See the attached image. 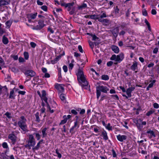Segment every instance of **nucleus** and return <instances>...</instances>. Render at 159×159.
I'll use <instances>...</instances> for the list:
<instances>
[{
    "instance_id": "obj_21",
    "label": "nucleus",
    "mask_w": 159,
    "mask_h": 159,
    "mask_svg": "<svg viewBox=\"0 0 159 159\" xmlns=\"http://www.w3.org/2000/svg\"><path fill=\"white\" fill-rule=\"evenodd\" d=\"M35 116L36 118L35 121L38 122H39L40 120L39 116V113L38 112H36L35 114Z\"/></svg>"
},
{
    "instance_id": "obj_18",
    "label": "nucleus",
    "mask_w": 159,
    "mask_h": 159,
    "mask_svg": "<svg viewBox=\"0 0 159 159\" xmlns=\"http://www.w3.org/2000/svg\"><path fill=\"white\" fill-rule=\"evenodd\" d=\"M2 41L3 43L5 44H7L8 43V40L7 38L5 37V35L3 36Z\"/></svg>"
},
{
    "instance_id": "obj_63",
    "label": "nucleus",
    "mask_w": 159,
    "mask_h": 159,
    "mask_svg": "<svg viewBox=\"0 0 159 159\" xmlns=\"http://www.w3.org/2000/svg\"><path fill=\"white\" fill-rule=\"evenodd\" d=\"M158 51V48H156L153 49V52L154 53L156 54L157 53Z\"/></svg>"
},
{
    "instance_id": "obj_36",
    "label": "nucleus",
    "mask_w": 159,
    "mask_h": 159,
    "mask_svg": "<svg viewBox=\"0 0 159 159\" xmlns=\"http://www.w3.org/2000/svg\"><path fill=\"white\" fill-rule=\"evenodd\" d=\"M106 127L109 130H112V126H111V124L110 123H108L107 125L106 126Z\"/></svg>"
},
{
    "instance_id": "obj_29",
    "label": "nucleus",
    "mask_w": 159,
    "mask_h": 159,
    "mask_svg": "<svg viewBox=\"0 0 159 159\" xmlns=\"http://www.w3.org/2000/svg\"><path fill=\"white\" fill-rule=\"evenodd\" d=\"M87 5L85 3H84L78 7V9L79 10H82L83 8L87 7Z\"/></svg>"
},
{
    "instance_id": "obj_52",
    "label": "nucleus",
    "mask_w": 159,
    "mask_h": 159,
    "mask_svg": "<svg viewBox=\"0 0 159 159\" xmlns=\"http://www.w3.org/2000/svg\"><path fill=\"white\" fill-rule=\"evenodd\" d=\"M5 33V31L2 28L0 29V36H2V34Z\"/></svg>"
},
{
    "instance_id": "obj_35",
    "label": "nucleus",
    "mask_w": 159,
    "mask_h": 159,
    "mask_svg": "<svg viewBox=\"0 0 159 159\" xmlns=\"http://www.w3.org/2000/svg\"><path fill=\"white\" fill-rule=\"evenodd\" d=\"M56 152L57 155V157L59 158H61V154L59 152V150L58 149H57L56 150Z\"/></svg>"
},
{
    "instance_id": "obj_15",
    "label": "nucleus",
    "mask_w": 159,
    "mask_h": 159,
    "mask_svg": "<svg viewBox=\"0 0 159 159\" xmlns=\"http://www.w3.org/2000/svg\"><path fill=\"white\" fill-rule=\"evenodd\" d=\"M76 117L77 118L76 121L75 122L74 125L70 129V133H74L73 131L77 125L78 122V118L77 116H76Z\"/></svg>"
},
{
    "instance_id": "obj_13",
    "label": "nucleus",
    "mask_w": 159,
    "mask_h": 159,
    "mask_svg": "<svg viewBox=\"0 0 159 159\" xmlns=\"http://www.w3.org/2000/svg\"><path fill=\"white\" fill-rule=\"evenodd\" d=\"M55 88L59 90L61 92H63L64 91V88L62 84H59L56 85Z\"/></svg>"
},
{
    "instance_id": "obj_22",
    "label": "nucleus",
    "mask_w": 159,
    "mask_h": 159,
    "mask_svg": "<svg viewBox=\"0 0 159 159\" xmlns=\"http://www.w3.org/2000/svg\"><path fill=\"white\" fill-rule=\"evenodd\" d=\"M63 118L64 119L61 121L59 125H60L64 124L66 122L67 119L66 116V115L64 116H63Z\"/></svg>"
},
{
    "instance_id": "obj_14",
    "label": "nucleus",
    "mask_w": 159,
    "mask_h": 159,
    "mask_svg": "<svg viewBox=\"0 0 159 159\" xmlns=\"http://www.w3.org/2000/svg\"><path fill=\"white\" fill-rule=\"evenodd\" d=\"M111 48L115 53H118L119 52V49L117 46L114 45H112L111 47Z\"/></svg>"
},
{
    "instance_id": "obj_53",
    "label": "nucleus",
    "mask_w": 159,
    "mask_h": 159,
    "mask_svg": "<svg viewBox=\"0 0 159 159\" xmlns=\"http://www.w3.org/2000/svg\"><path fill=\"white\" fill-rule=\"evenodd\" d=\"M103 19V18H101V17L100 16H98V18L97 20H98V21L102 22Z\"/></svg>"
},
{
    "instance_id": "obj_39",
    "label": "nucleus",
    "mask_w": 159,
    "mask_h": 159,
    "mask_svg": "<svg viewBox=\"0 0 159 159\" xmlns=\"http://www.w3.org/2000/svg\"><path fill=\"white\" fill-rule=\"evenodd\" d=\"M60 98L61 100L63 101L65 99V94H61L60 95Z\"/></svg>"
},
{
    "instance_id": "obj_43",
    "label": "nucleus",
    "mask_w": 159,
    "mask_h": 159,
    "mask_svg": "<svg viewBox=\"0 0 159 159\" xmlns=\"http://www.w3.org/2000/svg\"><path fill=\"white\" fill-rule=\"evenodd\" d=\"M89 44L90 48L93 49L94 47V43L92 41H89Z\"/></svg>"
},
{
    "instance_id": "obj_32",
    "label": "nucleus",
    "mask_w": 159,
    "mask_h": 159,
    "mask_svg": "<svg viewBox=\"0 0 159 159\" xmlns=\"http://www.w3.org/2000/svg\"><path fill=\"white\" fill-rule=\"evenodd\" d=\"M131 92H132L129 90V88L127 89L126 91V93L129 97H131Z\"/></svg>"
},
{
    "instance_id": "obj_54",
    "label": "nucleus",
    "mask_w": 159,
    "mask_h": 159,
    "mask_svg": "<svg viewBox=\"0 0 159 159\" xmlns=\"http://www.w3.org/2000/svg\"><path fill=\"white\" fill-rule=\"evenodd\" d=\"M109 20L107 19H103V21L102 23H106L107 24H109Z\"/></svg>"
},
{
    "instance_id": "obj_11",
    "label": "nucleus",
    "mask_w": 159,
    "mask_h": 159,
    "mask_svg": "<svg viewBox=\"0 0 159 159\" xmlns=\"http://www.w3.org/2000/svg\"><path fill=\"white\" fill-rule=\"evenodd\" d=\"M118 140L120 142H123L124 140H125L127 139V136L125 135H121L120 134L117 136Z\"/></svg>"
},
{
    "instance_id": "obj_46",
    "label": "nucleus",
    "mask_w": 159,
    "mask_h": 159,
    "mask_svg": "<svg viewBox=\"0 0 159 159\" xmlns=\"http://www.w3.org/2000/svg\"><path fill=\"white\" fill-rule=\"evenodd\" d=\"M142 14L143 16H147L148 15L147 11L145 9H144L142 11Z\"/></svg>"
},
{
    "instance_id": "obj_50",
    "label": "nucleus",
    "mask_w": 159,
    "mask_h": 159,
    "mask_svg": "<svg viewBox=\"0 0 159 159\" xmlns=\"http://www.w3.org/2000/svg\"><path fill=\"white\" fill-rule=\"evenodd\" d=\"M30 45L31 47L33 48H34L36 45V44L33 42H31L30 43Z\"/></svg>"
},
{
    "instance_id": "obj_64",
    "label": "nucleus",
    "mask_w": 159,
    "mask_h": 159,
    "mask_svg": "<svg viewBox=\"0 0 159 159\" xmlns=\"http://www.w3.org/2000/svg\"><path fill=\"white\" fill-rule=\"evenodd\" d=\"M71 112L75 115H76L77 114V112L74 109L71 110Z\"/></svg>"
},
{
    "instance_id": "obj_26",
    "label": "nucleus",
    "mask_w": 159,
    "mask_h": 159,
    "mask_svg": "<svg viewBox=\"0 0 159 159\" xmlns=\"http://www.w3.org/2000/svg\"><path fill=\"white\" fill-rule=\"evenodd\" d=\"M144 21H145V23L146 24V25L148 26V30L150 31H151V30L150 24L148 22V21L147 20V19H145Z\"/></svg>"
},
{
    "instance_id": "obj_9",
    "label": "nucleus",
    "mask_w": 159,
    "mask_h": 159,
    "mask_svg": "<svg viewBox=\"0 0 159 159\" xmlns=\"http://www.w3.org/2000/svg\"><path fill=\"white\" fill-rule=\"evenodd\" d=\"M42 97L41 98V99L43 100L46 103H48V98L46 97V91L44 90H43L42 92Z\"/></svg>"
},
{
    "instance_id": "obj_48",
    "label": "nucleus",
    "mask_w": 159,
    "mask_h": 159,
    "mask_svg": "<svg viewBox=\"0 0 159 159\" xmlns=\"http://www.w3.org/2000/svg\"><path fill=\"white\" fill-rule=\"evenodd\" d=\"M142 120L141 119H139L138 120H136L134 122L135 123L136 125H137V124H139V123H140L142 121Z\"/></svg>"
},
{
    "instance_id": "obj_56",
    "label": "nucleus",
    "mask_w": 159,
    "mask_h": 159,
    "mask_svg": "<svg viewBox=\"0 0 159 159\" xmlns=\"http://www.w3.org/2000/svg\"><path fill=\"white\" fill-rule=\"evenodd\" d=\"M74 66V64L72 63H70L69 65V68L70 69L72 70Z\"/></svg>"
},
{
    "instance_id": "obj_23",
    "label": "nucleus",
    "mask_w": 159,
    "mask_h": 159,
    "mask_svg": "<svg viewBox=\"0 0 159 159\" xmlns=\"http://www.w3.org/2000/svg\"><path fill=\"white\" fill-rule=\"evenodd\" d=\"M101 91L98 89L97 87H96L97 98L98 99L101 95Z\"/></svg>"
},
{
    "instance_id": "obj_40",
    "label": "nucleus",
    "mask_w": 159,
    "mask_h": 159,
    "mask_svg": "<svg viewBox=\"0 0 159 159\" xmlns=\"http://www.w3.org/2000/svg\"><path fill=\"white\" fill-rule=\"evenodd\" d=\"M41 8L45 11H47L48 7L45 5L41 7Z\"/></svg>"
},
{
    "instance_id": "obj_61",
    "label": "nucleus",
    "mask_w": 159,
    "mask_h": 159,
    "mask_svg": "<svg viewBox=\"0 0 159 159\" xmlns=\"http://www.w3.org/2000/svg\"><path fill=\"white\" fill-rule=\"evenodd\" d=\"M151 13L153 15H156L157 13L156 10L154 9H152L151 11Z\"/></svg>"
},
{
    "instance_id": "obj_10",
    "label": "nucleus",
    "mask_w": 159,
    "mask_h": 159,
    "mask_svg": "<svg viewBox=\"0 0 159 159\" xmlns=\"http://www.w3.org/2000/svg\"><path fill=\"white\" fill-rule=\"evenodd\" d=\"M124 58V54L123 53H121L116 56V61L120 62L123 60Z\"/></svg>"
},
{
    "instance_id": "obj_7",
    "label": "nucleus",
    "mask_w": 159,
    "mask_h": 159,
    "mask_svg": "<svg viewBox=\"0 0 159 159\" xmlns=\"http://www.w3.org/2000/svg\"><path fill=\"white\" fill-rule=\"evenodd\" d=\"M119 27H117L115 28L114 29H113L112 30H110V31H111L112 33L113 36L115 38L117 36L118 33H119Z\"/></svg>"
},
{
    "instance_id": "obj_8",
    "label": "nucleus",
    "mask_w": 159,
    "mask_h": 159,
    "mask_svg": "<svg viewBox=\"0 0 159 159\" xmlns=\"http://www.w3.org/2000/svg\"><path fill=\"white\" fill-rule=\"evenodd\" d=\"M98 89L100 90L102 92L105 93H107V91L109 90L108 89L106 86L99 85L97 86Z\"/></svg>"
},
{
    "instance_id": "obj_1",
    "label": "nucleus",
    "mask_w": 159,
    "mask_h": 159,
    "mask_svg": "<svg viewBox=\"0 0 159 159\" xmlns=\"http://www.w3.org/2000/svg\"><path fill=\"white\" fill-rule=\"evenodd\" d=\"M78 65L79 66L78 73H77L78 80L82 86H87L88 84V83L86 80L82 70V68H81L78 64Z\"/></svg>"
},
{
    "instance_id": "obj_12",
    "label": "nucleus",
    "mask_w": 159,
    "mask_h": 159,
    "mask_svg": "<svg viewBox=\"0 0 159 159\" xmlns=\"http://www.w3.org/2000/svg\"><path fill=\"white\" fill-rule=\"evenodd\" d=\"M130 69L133 71H135L138 69V62L134 61L133 62V65L131 66Z\"/></svg>"
},
{
    "instance_id": "obj_20",
    "label": "nucleus",
    "mask_w": 159,
    "mask_h": 159,
    "mask_svg": "<svg viewBox=\"0 0 159 159\" xmlns=\"http://www.w3.org/2000/svg\"><path fill=\"white\" fill-rule=\"evenodd\" d=\"M47 129V128H43L42 130V133L43 138L47 136V134L46 133V131Z\"/></svg>"
},
{
    "instance_id": "obj_24",
    "label": "nucleus",
    "mask_w": 159,
    "mask_h": 159,
    "mask_svg": "<svg viewBox=\"0 0 159 159\" xmlns=\"http://www.w3.org/2000/svg\"><path fill=\"white\" fill-rule=\"evenodd\" d=\"M37 13H36L34 14H31L29 15V18L31 19H34L37 16Z\"/></svg>"
},
{
    "instance_id": "obj_2",
    "label": "nucleus",
    "mask_w": 159,
    "mask_h": 159,
    "mask_svg": "<svg viewBox=\"0 0 159 159\" xmlns=\"http://www.w3.org/2000/svg\"><path fill=\"white\" fill-rule=\"evenodd\" d=\"M27 144L25 145V148H28L30 149L31 147H34L35 144V140L32 134H30L29 136V139L28 141H27Z\"/></svg>"
},
{
    "instance_id": "obj_58",
    "label": "nucleus",
    "mask_w": 159,
    "mask_h": 159,
    "mask_svg": "<svg viewBox=\"0 0 159 159\" xmlns=\"http://www.w3.org/2000/svg\"><path fill=\"white\" fill-rule=\"evenodd\" d=\"M39 80V76H36L34 77L33 78V80H34L35 82H37Z\"/></svg>"
},
{
    "instance_id": "obj_19",
    "label": "nucleus",
    "mask_w": 159,
    "mask_h": 159,
    "mask_svg": "<svg viewBox=\"0 0 159 159\" xmlns=\"http://www.w3.org/2000/svg\"><path fill=\"white\" fill-rule=\"evenodd\" d=\"M9 98L13 99L15 98L14 91L12 90L11 91L9 97Z\"/></svg>"
},
{
    "instance_id": "obj_30",
    "label": "nucleus",
    "mask_w": 159,
    "mask_h": 159,
    "mask_svg": "<svg viewBox=\"0 0 159 159\" xmlns=\"http://www.w3.org/2000/svg\"><path fill=\"white\" fill-rule=\"evenodd\" d=\"M24 57L25 60H28L29 58V55L28 52H25L24 53Z\"/></svg>"
},
{
    "instance_id": "obj_51",
    "label": "nucleus",
    "mask_w": 159,
    "mask_h": 159,
    "mask_svg": "<svg viewBox=\"0 0 159 159\" xmlns=\"http://www.w3.org/2000/svg\"><path fill=\"white\" fill-rule=\"evenodd\" d=\"M153 83H150L149 84L147 88V90H149V88H152L153 86Z\"/></svg>"
},
{
    "instance_id": "obj_33",
    "label": "nucleus",
    "mask_w": 159,
    "mask_h": 159,
    "mask_svg": "<svg viewBox=\"0 0 159 159\" xmlns=\"http://www.w3.org/2000/svg\"><path fill=\"white\" fill-rule=\"evenodd\" d=\"M12 23V21H11L10 20H8L6 22V25L8 27V28H9L10 26H11V24Z\"/></svg>"
},
{
    "instance_id": "obj_47",
    "label": "nucleus",
    "mask_w": 159,
    "mask_h": 159,
    "mask_svg": "<svg viewBox=\"0 0 159 159\" xmlns=\"http://www.w3.org/2000/svg\"><path fill=\"white\" fill-rule=\"evenodd\" d=\"M154 112V111L150 110L148 111L146 115L148 116H149L151 114H152Z\"/></svg>"
},
{
    "instance_id": "obj_49",
    "label": "nucleus",
    "mask_w": 159,
    "mask_h": 159,
    "mask_svg": "<svg viewBox=\"0 0 159 159\" xmlns=\"http://www.w3.org/2000/svg\"><path fill=\"white\" fill-rule=\"evenodd\" d=\"M19 62H23L25 61V60L23 57H20L19 58Z\"/></svg>"
},
{
    "instance_id": "obj_28",
    "label": "nucleus",
    "mask_w": 159,
    "mask_h": 159,
    "mask_svg": "<svg viewBox=\"0 0 159 159\" xmlns=\"http://www.w3.org/2000/svg\"><path fill=\"white\" fill-rule=\"evenodd\" d=\"M102 79L103 80H106L109 79V77L107 75H103L101 77Z\"/></svg>"
},
{
    "instance_id": "obj_57",
    "label": "nucleus",
    "mask_w": 159,
    "mask_h": 159,
    "mask_svg": "<svg viewBox=\"0 0 159 159\" xmlns=\"http://www.w3.org/2000/svg\"><path fill=\"white\" fill-rule=\"evenodd\" d=\"M78 49L80 52L82 53L83 52V50L82 47L81 45H79L78 47Z\"/></svg>"
},
{
    "instance_id": "obj_31",
    "label": "nucleus",
    "mask_w": 159,
    "mask_h": 159,
    "mask_svg": "<svg viewBox=\"0 0 159 159\" xmlns=\"http://www.w3.org/2000/svg\"><path fill=\"white\" fill-rule=\"evenodd\" d=\"M92 40L93 41H100V39L98 37H97L95 34H94L93 35L92 37Z\"/></svg>"
},
{
    "instance_id": "obj_27",
    "label": "nucleus",
    "mask_w": 159,
    "mask_h": 159,
    "mask_svg": "<svg viewBox=\"0 0 159 159\" xmlns=\"http://www.w3.org/2000/svg\"><path fill=\"white\" fill-rule=\"evenodd\" d=\"M100 15H92L89 16V18L93 19H97L98 16H99Z\"/></svg>"
},
{
    "instance_id": "obj_62",
    "label": "nucleus",
    "mask_w": 159,
    "mask_h": 159,
    "mask_svg": "<svg viewBox=\"0 0 159 159\" xmlns=\"http://www.w3.org/2000/svg\"><path fill=\"white\" fill-rule=\"evenodd\" d=\"M63 69L65 72H66L67 71V67L66 66H64L63 67Z\"/></svg>"
},
{
    "instance_id": "obj_45",
    "label": "nucleus",
    "mask_w": 159,
    "mask_h": 159,
    "mask_svg": "<svg viewBox=\"0 0 159 159\" xmlns=\"http://www.w3.org/2000/svg\"><path fill=\"white\" fill-rule=\"evenodd\" d=\"M113 63V61H110L107 63V65L108 66H111L112 65Z\"/></svg>"
},
{
    "instance_id": "obj_42",
    "label": "nucleus",
    "mask_w": 159,
    "mask_h": 159,
    "mask_svg": "<svg viewBox=\"0 0 159 159\" xmlns=\"http://www.w3.org/2000/svg\"><path fill=\"white\" fill-rule=\"evenodd\" d=\"M75 12V7H73L71 10L69 12V13L70 15H72Z\"/></svg>"
},
{
    "instance_id": "obj_25",
    "label": "nucleus",
    "mask_w": 159,
    "mask_h": 159,
    "mask_svg": "<svg viewBox=\"0 0 159 159\" xmlns=\"http://www.w3.org/2000/svg\"><path fill=\"white\" fill-rule=\"evenodd\" d=\"M147 133L148 134H151V135L150 136V138H151L152 137V136H153L154 137H155L156 135L155 134H154V132L152 130H149L147 132Z\"/></svg>"
},
{
    "instance_id": "obj_5",
    "label": "nucleus",
    "mask_w": 159,
    "mask_h": 159,
    "mask_svg": "<svg viewBox=\"0 0 159 159\" xmlns=\"http://www.w3.org/2000/svg\"><path fill=\"white\" fill-rule=\"evenodd\" d=\"M38 25L33 28V29L34 30H39L42 29L45 25L44 24V21L40 20L38 22Z\"/></svg>"
},
{
    "instance_id": "obj_16",
    "label": "nucleus",
    "mask_w": 159,
    "mask_h": 159,
    "mask_svg": "<svg viewBox=\"0 0 159 159\" xmlns=\"http://www.w3.org/2000/svg\"><path fill=\"white\" fill-rule=\"evenodd\" d=\"M10 2H8L6 0H0V6L2 7L4 6L8 5Z\"/></svg>"
},
{
    "instance_id": "obj_55",
    "label": "nucleus",
    "mask_w": 159,
    "mask_h": 159,
    "mask_svg": "<svg viewBox=\"0 0 159 159\" xmlns=\"http://www.w3.org/2000/svg\"><path fill=\"white\" fill-rule=\"evenodd\" d=\"M119 9L118 8V6H116V8L115 10V12L116 14H117L119 13Z\"/></svg>"
},
{
    "instance_id": "obj_38",
    "label": "nucleus",
    "mask_w": 159,
    "mask_h": 159,
    "mask_svg": "<svg viewBox=\"0 0 159 159\" xmlns=\"http://www.w3.org/2000/svg\"><path fill=\"white\" fill-rule=\"evenodd\" d=\"M74 4V2L67 3L66 6V8L67 7H71Z\"/></svg>"
},
{
    "instance_id": "obj_3",
    "label": "nucleus",
    "mask_w": 159,
    "mask_h": 159,
    "mask_svg": "<svg viewBox=\"0 0 159 159\" xmlns=\"http://www.w3.org/2000/svg\"><path fill=\"white\" fill-rule=\"evenodd\" d=\"M21 71L27 76H29L30 77H34L36 74L35 72L32 70H26L25 69H22Z\"/></svg>"
},
{
    "instance_id": "obj_6",
    "label": "nucleus",
    "mask_w": 159,
    "mask_h": 159,
    "mask_svg": "<svg viewBox=\"0 0 159 159\" xmlns=\"http://www.w3.org/2000/svg\"><path fill=\"white\" fill-rule=\"evenodd\" d=\"M14 131H12L11 133L9 134L8 138L11 140V142L12 144H15L16 141L17 137L14 134Z\"/></svg>"
},
{
    "instance_id": "obj_17",
    "label": "nucleus",
    "mask_w": 159,
    "mask_h": 159,
    "mask_svg": "<svg viewBox=\"0 0 159 159\" xmlns=\"http://www.w3.org/2000/svg\"><path fill=\"white\" fill-rule=\"evenodd\" d=\"M103 137V139L105 140H107L108 139V138L107 136V133L105 131H104L102 133V134L101 135Z\"/></svg>"
},
{
    "instance_id": "obj_4",
    "label": "nucleus",
    "mask_w": 159,
    "mask_h": 159,
    "mask_svg": "<svg viewBox=\"0 0 159 159\" xmlns=\"http://www.w3.org/2000/svg\"><path fill=\"white\" fill-rule=\"evenodd\" d=\"M26 120L25 121L20 120L18 122V125L21 129L24 131H25L27 128V126L26 124Z\"/></svg>"
},
{
    "instance_id": "obj_60",
    "label": "nucleus",
    "mask_w": 159,
    "mask_h": 159,
    "mask_svg": "<svg viewBox=\"0 0 159 159\" xmlns=\"http://www.w3.org/2000/svg\"><path fill=\"white\" fill-rule=\"evenodd\" d=\"M36 137L38 140H39L40 138V135L38 133L35 134Z\"/></svg>"
},
{
    "instance_id": "obj_41",
    "label": "nucleus",
    "mask_w": 159,
    "mask_h": 159,
    "mask_svg": "<svg viewBox=\"0 0 159 159\" xmlns=\"http://www.w3.org/2000/svg\"><path fill=\"white\" fill-rule=\"evenodd\" d=\"M2 146L4 148H8L7 144L6 142H4L2 143Z\"/></svg>"
},
{
    "instance_id": "obj_44",
    "label": "nucleus",
    "mask_w": 159,
    "mask_h": 159,
    "mask_svg": "<svg viewBox=\"0 0 159 159\" xmlns=\"http://www.w3.org/2000/svg\"><path fill=\"white\" fill-rule=\"evenodd\" d=\"M116 56L115 54L113 55L110 58V59L111 60H115V61H116Z\"/></svg>"
},
{
    "instance_id": "obj_37",
    "label": "nucleus",
    "mask_w": 159,
    "mask_h": 159,
    "mask_svg": "<svg viewBox=\"0 0 159 159\" xmlns=\"http://www.w3.org/2000/svg\"><path fill=\"white\" fill-rule=\"evenodd\" d=\"M136 126L139 130H141L143 128V126L140 124V123H139V124H137Z\"/></svg>"
},
{
    "instance_id": "obj_59",
    "label": "nucleus",
    "mask_w": 159,
    "mask_h": 159,
    "mask_svg": "<svg viewBox=\"0 0 159 159\" xmlns=\"http://www.w3.org/2000/svg\"><path fill=\"white\" fill-rule=\"evenodd\" d=\"M153 107L155 108H158L159 107V106L157 103H155L153 104Z\"/></svg>"
},
{
    "instance_id": "obj_34",
    "label": "nucleus",
    "mask_w": 159,
    "mask_h": 159,
    "mask_svg": "<svg viewBox=\"0 0 159 159\" xmlns=\"http://www.w3.org/2000/svg\"><path fill=\"white\" fill-rule=\"evenodd\" d=\"M40 143L39 142L38 143L37 145L34 147V148H33L32 149L33 150H38L39 148L40 147Z\"/></svg>"
}]
</instances>
